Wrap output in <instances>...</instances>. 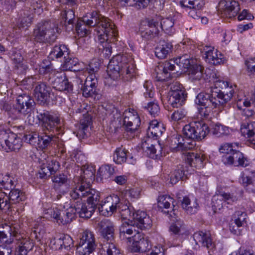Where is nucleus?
I'll return each instance as SVG.
<instances>
[{
    "mask_svg": "<svg viewBox=\"0 0 255 255\" xmlns=\"http://www.w3.org/2000/svg\"><path fill=\"white\" fill-rule=\"evenodd\" d=\"M70 196L71 200L81 204L84 212L81 214L87 219L92 216L100 199V193L88 185L86 186L83 179L80 185H77L70 191Z\"/></svg>",
    "mask_w": 255,
    "mask_h": 255,
    "instance_id": "1",
    "label": "nucleus"
},
{
    "mask_svg": "<svg viewBox=\"0 0 255 255\" xmlns=\"http://www.w3.org/2000/svg\"><path fill=\"white\" fill-rule=\"evenodd\" d=\"M128 235L136 233L135 240H138L140 253L149 250L150 246L147 240H145L139 233L138 229H149L152 226V220L146 213L140 210L135 211L128 203Z\"/></svg>",
    "mask_w": 255,
    "mask_h": 255,
    "instance_id": "2",
    "label": "nucleus"
},
{
    "mask_svg": "<svg viewBox=\"0 0 255 255\" xmlns=\"http://www.w3.org/2000/svg\"><path fill=\"white\" fill-rule=\"evenodd\" d=\"M82 18L88 26H96L99 41L104 42L109 40L113 41L115 40L113 34L114 24L109 18L96 11L88 13Z\"/></svg>",
    "mask_w": 255,
    "mask_h": 255,
    "instance_id": "3",
    "label": "nucleus"
},
{
    "mask_svg": "<svg viewBox=\"0 0 255 255\" xmlns=\"http://www.w3.org/2000/svg\"><path fill=\"white\" fill-rule=\"evenodd\" d=\"M215 89L212 92L210 90L209 93L200 92L196 97L195 103L199 107L198 112L201 117L207 118L213 109L224 105L220 102L219 92Z\"/></svg>",
    "mask_w": 255,
    "mask_h": 255,
    "instance_id": "4",
    "label": "nucleus"
},
{
    "mask_svg": "<svg viewBox=\"0 0 255 255\" xmlns=\"http://www.w3.org/2000/svg\"><path fill=\"white\" fill-rule=\"evenodd\" d=\"M126 193H122L121 199L116 195L108 196L99 204L98 209L101 214L104 216H109L115 212L117 208L121 210V213L126 212L127 199L125 198Z\"/></svg>",
    "mask_w": 255,
    "mask_h": 255,
    "instance_id": "5",
    "label": "nucleus"
},
{
    "mask_svg": "<svg viewBox=\"0 0 255 255\" xmlns=\"http://www.w3.org/2000/svg\"><path fill=\"white\" fill-rule=\"evenodd\" d=\"M59 29L57 24L44 21L38 24L33 32V37L38 42H54L57 38Z\"/></svg>",
    "mask_w": 255,
    "mask_h": 255,
    "instance_id": "6",
    "label": "nucleus"
},
{
    "mask_svg": "<svg viewBox=\"0 0 255 255\" xmlns=\"http://www.w3.org/2000/svg\"><path fill=\"white\" fill-rule=\"evenodd\" d=\"M128 58L126 55L118 54L113 57L107 66V72L110 78L118 80L126 72L128 74Z\"/></svg>",
    "mask_w": 255,
    "mask_h": 255,
    "instance_id": "7",
    "label": "nucleus"
},
{
    "mask_svg": "<svg viewBox=\"0 0 255 255\" xmlns=\"http://www.w3.org/2000/svg\"><path fill=\"white\" fill-rule=\"evenodd\" d=\"M6 227L8 229V233L10 237L15 238L18 244L17 255H27V253L32 250L34 247V242L29 238H23L18 233V226H8Z\"/></svg>",
    "mask_w": 255,
    "mask_h": 255,
    "instance_id": "8",
    "label": "nucleus"
},
{
    "mask_svg": "<svg viewBox=\"0 0 255 255\" xmlns=\"http://www.w3.org/2000/svg\"><path fill=\"white\" fill-rule=\"evenodd\" d=\"M0 144L7 152L18 151L22 146V140L9 130L0 131Z\"/></svg>",
    "mask_w": 255,
    "mask_h": 255,
    "instance_id": "9",
    "label": "nucleus"
},
{
    "mask_svg": "<svg viewBox=\"0 0 255 255\" xmlns=\"http://www.w3.org/2000/svg\"><path fill=\"white\" fill-rule=\"evenodd\" d=\"M186 97L187 93L181 84L176 82L171 85L167 98L168 104L172 107L178 108L182 106Z\"/></svg>",
    "mask_w": 255,
    "mask_h": 255,
    "instance_id": "10",
    "label": "nucleus"
},
{
    "mask_svg": "<svg viewBox=\"0 0 255 255\" xmlns=\"http://www.w3.org/2000/svg\"><path fill=\"white\" fill-rule=\"evenodd\" d=\"M72 205L73 207H71L66 210H59L56 220L59 225H64L70 223L77 214L79 215L81 218H85V217L81 214L84 213L81 204L79 203H76V202L73 200Z\"/></svg>",
    "mask_w": 255,
    "mask_h": 255,
    "instance_id": "11",
    "label": "nucleus"
},
{
    "mask_svg": "<svg viewBox=\"0 0 255 255\" xmlns=\"http://www.w3.org/2000/svg\"><path fill=\"white\" fill-rule=\"evenodd\" d=\"M141 148L151 158L158 159L162 156L163 147L159 140L148 135L142 139Z\"/></svg>",
    "mask_w": 255,
    "mask_h": 255,
    "instance_id": "12",
    "label": "nucleus"
},
{
    "mask_svg": "<svg viewBox=\"0 0 255 255\" xmlns=\"http://www.w3.org/2000/svg\"><path fill=\"white\" fill-rule=\"evenodd\" d=\"M36 117L42 123L43 126L48 130H58V126L61 125L59 116L57 114L51 113L46 110L37 111Z\"/></svg>",
    "mask_w": 255,
    "mask_h": 255,
    "instance_id": "13",
    "label": "nucleus"
},
{
    "mask_svg": "<svg viewBox=\"0 0 255 255\" xmlns=\"http://www.w3.org/2000/svg\"><path fill=\"white\" fill-rule=\"evenodd\" d=\"M97 245L92 232L89 230L83 232L77 247L80 255H89L96 249Z\"/></svg>",
    "mask_w": 255,
    "mask_h": 255,
    "instance_id": "14",
    "label": "nucleus"
},
{
    "mask_svg": "<svg viewBox=\"0 0 255 255\" xmlns=\"http://www.w3.org/2000/svg\"><path fill=\"white\" fill-rule=\"evenodd\" d=\"M160 19H146L141 22L139 32L141 37L146 40L151 39L158 35Z\"/></svg>",
    "mask_w": 255,
    "mask_h": 255,
    "instance_id": "15",
    "label": "nucleus"
},
{
    "mask_svg": "<svg viewBox=\"0 0 255 255\" xmlns=\"http://www.w3.org/2000/svg\"><path fill=\"white\" fill-rule=\"evenodd\" d=\"M215 89L218 90L220 95V102L225 105L229 102L234 93V91L232 89V86L229 87V83L220 79L217 80L214 82V86L210 88L211 92Z\"/></svg>",
    "mask_w": 255,
    "mask_h": 255,
    "instance_id": "16",
    "label": "nucleus"
},
{
    "mask_svg": "<svg viewBox=\"0 0 255 255\" xmlns=\"http://www.w3.org/2000/svg\"><path fill=\"white\" fill-rule=\"evenodd\" d=\"M35 105L34 100L30 95L22 94L17 96L15 108L19 113L26 116L33 110Z\"/></svg>",
    "mask_w": 255,
    "mask_h": 255,
    "instance_id": "17",
    "label": "nucleus"
},
{
    "mask_svg": "<svg viewBox=\"0 0 255 255\" xmlns=\"http://www.w3.org/2000/svg\"><path fill=\"white\" fill-rule=\"evenodd\" d=\"M219 7L222 14L230 18L237 15L241 9L239 2L235 0H221Z\"/></svg>",
    "mask_w": 255,
    "mask_h": 255,
    "instance_id": "18",
    "label": "nucleus"
},
{
    "mask_svg": "<svg viewBox=\"0 0 255 255\" xmlns=\"http://www.w3.org/2000/svg\"><path fill=\"white\" fill-rule=\"evenodd\" d=\"M222 161L226 165L246 167L249 165V161L245 155L239 151V148L234 151L231 155L222 156Z\"/></svg>",
    "mask_w": 255,
    "mask_h": 255,
    "instance_id": "19",
    "label": "nucleus"
},
{
    "mask_svg": "<svg viewBox=\"0 0 255 255\" xmlns=\"http://www.w3.org/2000/svg\"><path fill=\"white\" fill-rule=\"evenodd\" d=\"M140 119L137 112L128 108V139L139 136Z\"/></svg>",
    "mask_w": 255,
    "mask_h": 255,
    "instance_id": "20",
    "label": "nucleus"
},
{
    "mask_svg": "<svg viewBox=\"0 0 255 255\" xmlns=\"http://www.w3.org/2000/svg\"><path fill=\"white\" fill-rule=\"evenodd\" d=\"M203 57L207 62L214 65L223 64L226 61L225 57L221 52L211 47L206 48Z\"/></svg>",
    "mask_w": 255,
    "mask_h": 255,
    "instance_id": "21",
    "label": "nucleus"
},
{
    "mask_svg": "<svg viewBox=\"0 0 255 255\" xmlns=\"http://www.w3.org/2000/svg\"><path fill=\"white\" fill-rule=\"evenodd\" d=\"M51 91V88L44 83L38 82L34 89V95L37 102L44 105L49 100Z\"/></svg>",
    "mask_w": 255,
    "mask_h": 255,
    "instance_id": "22",
    "label": "nucleus"
},
{
    "mask_svg": "<svg viewBox=\"0 0 255 255\" xmlns=\"http://www.w3.org/2000/svg\"><path fill=\"white\" fill-rule=\"evenodd\" d=\"M236 200V197L231 195L230 193H222L213 197L212 207L214 210H220L226 204H232Z\"/></svg>",
    "mask_w": 255,
    "mask_h": 255,
    "instance_id": "23",
    "label": "nucleus"
},
{
    "mask_svg": "<svg viewBox=\"0 0 255 255\" xmlns=\"http://www.w3.org/2000/svg\"><path fill=\"white\" fill-rule=\"evenodd\" d=\"M193 238L196 244L200 243L204 247H206L209 250L210 255H213L211 252L213 253L215 249V244L211 238V234L206 231H198L195 233L193 235Z\"/></svg>",
    "mask_w": 255,
    "mask_h": 255,
    "instance_id": "24",
    "label": "nucleus"
},
{
    "mask_svg": "<svg viewBox=\"0 0 255 255\" xmlns=\"http://www.w3.org/2000/svg\"><path fill=\"white\" fill-rule=\"evenodd\" d=\"M52 87L57 90L70 93L73 90L72 85L68 81L65 73H59L51 82Z\"/></svg>",
    "mask_w": 255,
    "mask_h": 255,
    "instance_id": "25",
    "label": "nucleus"
},
{
    "mask_svg": "<svg viewBox=\"0 0 255 255\" xmlns=\"http://www.w3.org/2000/svg\"><path fill=\"white\" fill-rule=\"evenodd\" d=\"M60 164L55 160H48L41 165L38 175L40 179H46L54 174L59 169Z\"/></svg>",
    "mask_w": 255,
    "mask_h": 255,
    "instance_id": "26",
    "label": "nucleus"
},
{
    "mask_svg": "<svg viewBox=\"0 0 255 255\" xmlns=\"http://www.w3.org/2000/svg\"><path fill=\"white\" fill-rule=\"evenodd\" d=\"M170 141L169 148L173 152L191 149L195 147L193 141L188 142V141H184L181 135H176L175 137H172Z\"/></svg>",
    "mask_w": 255,
    "mask_h": 255,
    "instance_id": "27",
    "label": "nucleus"
},
{
    "mask_svg": "<svg viewBox=\"0 0 255 255\" xmlns=\"http://www.w3.org/2000/svg\"><path fill=\"white\" fill-rule=\"evenodd\" d=\"M98 79L94 75H89L86 78L81 89L83 95L85 97H92L97 93Z\"/></svg>",
    "mask_w": 255,
    "mask_h": 255,
    "instance_id": "28",
    "label": "nucleus"
},
{
    "mask_svg": "<svg viewBox=\"0 0 255 255\" xmlns=\"http://www.w3.org/2000/svg\"><path fill=\"white\" fill-rule=\"evenodd\" d=\"M184 160L191 166L199 169L204 166L205 157L201 153L189 152L185 153Z\"/></svg>",
    "mask_w": 255,
    "mask_h": 255,
    "instance_id": "29",
    "label": "nucleus"
},
{
    "mask_svg": "<svg viewBox=\"0 0 255 255\" xmlns=\"http://www.w3.org/2000/svg\"><path fill=\"white\" fill-rule=\"evenodd\" d=\"M101 228V234L106 242H114L115 229L113 223L108 220L102 221L99 224Z\"/></svg>",
    "mask_w": 255,
    "mask_h": 255,
    "instance_id": "30",
    "label": "nucleus"
},
{
    "mask_svg": "<svg viewBox=\"0 0 255 255\" xmlns=\"http://www.w3.org/2000/svg\"><path fill=\"white\" fill-rule=\"evenodd\" d=\"M173 201L174 199L169 196H159L158 198V207L161 209V212L167 215L169 214V216L172 217L171 213L175 215V210L170 207L171 204L173 208L175 207Z\"/></svg>",
    "mask_w": 255,
    "mask_h": 255,
    "instance_id": "31",
    "label": "nucleus"
},
{
    "mask_svg": "<svg viewBox=\"0 0 255 255\" xmlns=\"http://www.w3.org/2000/svg\"><path fill=\"white\" fill-rule=\"evenodd\" d=\"M165 131V128L162 123H159L157 120H153L149 123L146 135L158 140Z\"/></svg>",
    "mask_w": 255,
    "mask_h": 255,
    "instance_id": "32",
    "label": "nucleus"
},
{
    "mask_svg": "<svg viewBox=\"0 0 255 255\" xmlns=\"http://www.w3.org/2000/svg\"><path fill=\"white\" fill-rule=\"evenodd\" d=\"M169 231L171 237L174 240H179L180 242L182 241L183 235L187 232L185 225L182 221L173 223L170 227Z\"/></svg>",
    "mask_w": 255,
    "mask_h": 255,
    "instance_id": "33",
    "label": "nucleus"
},
{
    "mask_svg": "<svg viewBox=\"0 0 255 255\" xmlns=\"http://www.w3.org/2000/svg\"><path fill=\"white\" fill-rule=\"evenodd\" d=\"M162 67V72L161 73H157L156 78L158 81H164L170 78V72L173 70L177 71L176 69V62L175 59L170 60L168 61H166L163 64V66Z\"/></svg>",
    "mask_w": 255,
    "mask_h": 255,
    "instance_id": "34",
    "label": "nucleus"
},
{
    "mask_svg": "<svg viewBox=\"0 0 255 255\" xmlns=\"http://www.w3.org/2000/svg\"><path fill=\"white\" fill-rule=\"evenodd\" d=\"M172 43L164 40H160L155 49V56L159 59L166 58L172 51Z\"/></svg>",
    "mask_w": 255,
    "mask_h": 255,
    "instance_id": "35",
    "label": "nucleus"
},
{
    "mask_svg": "<svg viewBox=\"0 0 255 255\" xmlns=\"http://www.w3.org/2000/svg\"><path fill=\"white\" fill-rule=\"evenodd\" d=\"M240 181L248 192H255V172L243 173Z\"/></svg>",
    "mask_w": 255,
    "mask_h": 255,
    "instance_id": "36",
    "label": "nucleus"
},
{
    "mask_svg": "<svg viewBox=\"0 0 255 255\" xmlns=\"http://www.w3.org/2000/svg\"><path fill=\"white\" fill-rule=\"evenodd\" d=\"M182 208L189 214H194L199 209V204L197 199H194L192 202L189 197H184L181 201Z\"/></svg>",
    "mask_w": 255,
    "mask_h": 255,
    "instance_id": "37",
    "label": "nucleus"
},
{
    "mask_svg": "<svg viewBox=\"0 0 255 255\" xmlns=\"http://www.w3.org/2000/svg\"><path fill=\"white\" fill-rule=\"evenodd\" d=\"M182 131V137L184 138V141H188V142H192L193 141L195 146L197 136L196 134L195 125H193V122L186 125L183 127Z\"/></svg>",
    "mask_w": 255,
    "mask_h": 255,
    "instance_id": "38",
    "label": "nucleus"
},
{
    "mask_svg": "<svg viewBox=\"0 0 255 255\" xmlns=\"http://www.w3.org/2000/svg\"><path fill=\"white\" fill-rule=\"evenodd\" d=\"M113 34L114 37H115V40L113 41H111L110 40H105L104 42H101L100 41V45L99 49H102V54L104 57L106 58H109L112 54V47L110 43H114L115 41L117 40V32L115 29H113Z\"/></svg>",
    "mask_w": 255,
    "mask_h": 255,
    "instance_id": "39",
    "label": "nucleus"
},
{
    "mask_svg": "<svg viewBox=\"0 0 255 255\" xmlns=\"http://www.w3.org/2000/svg\"><path fill=\"white\" fill-rule=\"evenodd\" d=\"M57 137L54 134L47 135L45 133L40 136L39 141L38 143L37 147L42 150L48 148L49 147L55 144Z\"/></svg>",
    "mask_w": 255,
    "mask_h": 255,
    "instance_id": "40",
    "label": "nucleus"
},
{
    "mask_svg": "<svg viewBox=\"0 0 255 255\" xmlns=\"http://www.w3.org/2000/svg\"><path fill=\"white\" fill-rule=\"evenodd\" d=\"M241 132L243 135L247 138H253L251 143L255 144V121L251 122L247 125L242 126Z\"/></svg>",
    "mask_w": 255,
    "mask_h": 255,
    "instance_id": "41",
    "label": "nucleus"
},
{
    "mask_svg": "<svg viewBox=\"0 0 255 255\" xmlns=\"http://www.w3.org/2000/svg\"><path fill=\"white\" fill-rule=\"evenodd\" d=\"M61 16L64 20V23L66 30L70 31L73 29V20L75 18V14L73 10L68 9L62 11L61 13Z\"/></svg>",
    "mask_w": 255,
    "mask_h": 255,
    "instance_id": "42",
    "label": "nucleus"
},
{
    "mask_svg": "<svg viewBox=\"0 0 255 255\" xmlns=\"http://www.w3.org/2000/svg\"><path fill=\"white\" fill-rule=\"evenodd\" d=\"M69 54V49L65 45H55L49 54V57L52 59L61 58L64 56L66 58Z\"/></svg>",
    "mask_w": 255,
    "mask_h": 255,
    "instance_id": "43",
    "label": "nucleus"
},
{
    "mask_svg": "<svg viewBox=\"0 0 255 255\" xmlns=\"http://www.w3.org/2000/svg\"><path fill=\"white\" fill-rule=\"evenodd\" d=\"M193 125H195V132L197 136V140H201L209 132L208 126L202 121L194 122Z\"/></svg>",
    "mask_w": 255,
    "mask_h": 255,
    "instance_id": "44",
    "label": "nucleus"
},
{
    "mask_svg": "<svg viewBox=\"0 0 255 255\" xmlns=\"http://www.w3.org/2000/svg\"><path fill=\"white\" fill-rule=\"evenodd\" d=\"M33 19L31 11L28 9H22L20 11L18 19V24L20 27H24L31 24Z\"/></svg>",
    "mask_w": 255,
    "mask_h": 255,
    "instance_id": "45",
    "label": "nucleus"
},
{
    "mask_svg": "<svg viewBox=\"0 0 255 255\" xmlns=\"http://www.w3.org/2000/svg\"><path fill=\"white\" fill-rule=\"evenodd\" d=\"M64 59L65 60L62 65L64 70L73 71L79 70V69L77 68V65L79 64L78 59L77 58L69 54Z\"/></svg>",
    "mask_w": 255,
    "mask_h": 255,
    "instance_id": "46",
    "label": "nucleus"
},
{
    "mask_svg": "<svg viewBox=\"0 0 255 255\" xmlns=\"http://www.w3.org/2000/svg\"><path fill=\"white\" fill-rule=\"evenodd\" d=\"M116 173L113 167L109 165H103L98 170L97 176L101 180L107 179Z\"/></svg>",
    "mask_w": 255,
    "mask_h": 255,
    "instance_id": "47",
    "label": "nucleus"
},
{
    "mask_svg": "<svg viewBox=\"0 0 255 255\" xmlns=\"http://www.w3.org/2000/svg\"><path fill=\"white\" fill-rule=\"evenodd\" d=\"M9 189H11V191L9 193L8 197L9 199L11 207H12L13 204L19 203L20 201H22L25 200V195L20 190L18 189H12V187Z\"/></svg>",
    "mask_w": 255,
    "mask_h": 255,
    "instance_id": "48",
    "label": "nucleus"
},
{
    "mask_svg": "<svg viewBox=\"0 0 255 255\" xmlns=\"http://www.w3.org/2000/svg\"><path fill=\"white\" fill-rule=\"evenodd\" d=\"M160 24L162 29L167 34L171 35L174 32V19L173 18L170 17L162 18L160 20Z\"/></svg>",
    "mask_w": 255,
    "mask_h": 255,
    "instance_id": "49",
    "label": "nucleus"
},
{
    "mask_svg": "<svg viewBox=\"0 0 255 255\" xmlns=\"http://www.w3.org/2000/svg\"><path fill=\"white\" fill-rule=\"evenodd\" d=\"M240 146V144L239 142L224 143L220 146L219 151L220 153L231 155Z\"/></svg>",
    "mask_w": 255,
    "mask_h": 255,
    "instance_id": "50",
    "label": "nucleus"
},
{
    "mask_svg": "<svg viewBox=\"0 0 255 255\" xmlns=\"http://www.w3.org/2000/svg\"><path fill=\"white\" fill-rule=\"evenodd\" d=\"M203 69L200 65H193L189 70V78L192 81L199 80L203 77Z\"/></svg>",
    "mask_w": 255,
    "mask_h": 255,
    "instance_id": "51",
    "label": "nucleus"
},
{
    "mask_svg": "<svg viewBox=\"0 0 255 255\" xmlns=\"http://www.w3.org/2000/svg\"><path fill=\"white\" fill-rule=\"evenodd\" d=\"M230 131L231 130L228 127L219 124L215 125L212 129V133L217 137L228 135L230 134Z\"/></svg>",
    "mask_w": 255,
    "mask_h": 255,
    "instance_id": "52",
    "label": "nucleus"
},
{
    "mask_svg": "<svg viewBox=\"0 0 255 255\" xmlns=\"http://www.w3.org/2000/svg\"><path fill=\"white\" fill-rule=\"evenodd\" d=\"M190 55L185 54L175 59L176 66L180 69H188L190 66Z\"/></svg>",
    "mask_w": 255,
    "mask_h": 255,
    "instance_id": "53",
    "label": "nucleus"
},
{
    "mask_svg": "<svg viewBox=\"0 0 255 255\" xmlns=\"http://www.w3.org/2000/svg\"><path fill=\"white\" fill-rule=\"evenodd\" d=\"M128 49V77L130 76L131 78H135L136 74V69L134 60L135 55H136L135 53L133 54L129 52Z\"/></svg>",
    "mask_w": 255,
    "mask_h": 255,
    "instance_id": "54",
    "label": "nucleus"
},
{
    "mask_svg": "<svg viewBox=\"0 0 255 255\" xmlns=\"http://www.w3.org/2000/svg\"><path fill=\"white\" fill-rule=\"evenodd\" d=\"M247 214L241 211H236L234 214V223L238 228L243 227L246 223Z\"/></svg>",
    "mask_w": 255,
    "mask_h": 255,
    "instance_id": "55",
    "label": "nucleus"
},
{
    "mask_svg": "<svg viewBox=\"0 0 255 255\" xmlns=\"http://www.w3.org/2000/svg\"><path fill=\"white\" fill-rule=\"evenodd\" d=\"M121 217L122 225L120 228V238L123 240H127V234H128V221L126 212L121 213Z\"/></svg>",
    "mask_w": 255,
    "mask_h": 255,
    "instance_id": "56",
    "label": "nucleus"
},
{
    "mask_svg": "<svg viewBox=\"0 0 255 255\" xmlns=\"http://www.w3.org/2000/svg\"><path fill=\"white\" fill-rule=\"evenodd\" d=\"M52 181L54 184V188L58 190L60 187L63 185H67L68 178L66 175L64 174H59L58 175H54L53 177Z\"/></svg>",
    "mask_w": 255,
    "mask_h": 255,
    "instance_id": "57",
    "label": "nucleus"
},
{
    "mask_svg": "<svg viewBox=\"0 0 255 255\" xmlns=\"http://www.w3.org/2000/svg\"><path fill=\"white\" fill-rule=\"evenodd\" d=\"M103 250L106 252L107 255H119L120 250L115 244V241L106 242L103 248Z\"/></svg>",
    "mask_w": 255,
    "mask_h": 255,
    "instance_id": "58",
    "label": "nucleus"
},
{
    "mask_svg": "<svg viewBox=\"0 0 255 255\" xmlns=\"http://www.w3.org/2000/svg\"><path fill=\"white\" fill-rule=\"evenodd\" d=\"M127 150L125 148L117 149L114 156V160L117 164H122L127 160Z\"/></svg>",
    "mask_w": 255,
    "mask_h": 255,
    "instance_id": "59",
    "label": "nucleus"
},
{
    "mask_svg": "<svg viewBox=\"0 0 255 255\" xmlns=\"http://www.w3.org/2000/svg\"><path fill=\"white\" fill-rule=\"evenodd\" d=\"M187 112L183 108L175 110L170 116V120L174 122H178L186 117Z\"/></svg>",
    "mask_w": 255,
    "mask_h": 255,
    "instance_id": "60",
    "label": "nucleus"
},
{
    "mask_svg": "<svg viewBox=\"0 0 255 255\" xmlns=\"http://www.w3.org/2000/svg\"><path fill=\"white\" fill-rule=\"evenodd\" d=\"M180 5L190 9H199L202 7L201 0H182L180 1Z\"/></svg>",
    "mask_w": 255,
    "mask_h": 255,
    "instance_id": "61",
    "label": "nucleus"
},
{
    "mask_svg": "<svg viewBox=\"0 0 255 255\" xmlns=\"http://www.w3.org/2000/svg\"><path fill=\"white\" fill-rule=\"evenodd\" d=\"M43 212L45 218L46 219H54L56 220L59 210L57 208H52L50 205H46L43 206Z\"/></svg>",
    "mask_w": 255,
    "mask_h": 255,
    "instance_id": "62",
    "label": "nucleus"
},
{
    "mask_svg": "<svg viewBox=\"0 0 255 255\" xmlns=\"http://www.w3.org/2000/svg\"><path fill=\"white\" fill-rule=\"evenodd\" d=\"M11 208L9 199L6 193L0 190V209L6 211Z\"/></svg>",
    "mask_w": 255,
    "mask_h": 255,
    "instance_id": "63",
    "label": "nucleus"
},
{
    "mask_svg": "<svg viewBox=\"0 0 255 255\" xmlns=\"http://www.w3.org/2000/svg\"><path fill=\"white\" fill-rule=\"evenodd\" d=\"M88 26L82 20H78L76 25V30L79 36L82 37H84L89 33V30L86 28V26Z\"/></svg>",
    "mask_w": 255,
    "mask_h": 255,
    "instance_id": "64",
    "label": "nucleus"
}]
</instances>
